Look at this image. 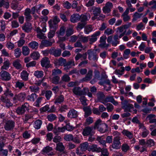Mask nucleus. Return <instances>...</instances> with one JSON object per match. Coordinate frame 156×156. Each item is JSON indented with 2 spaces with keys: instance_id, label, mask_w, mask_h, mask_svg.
<instances>
[{
  "instance_id": "51",
  "label": "nucleus",
  "mask_w": 156,
  "mask_h": 156,
  "mask_svg": "<svg viewBox=\"0 0 156 156\" xmlns=\"http://www.w3.org/2000/svg\"><path fill=\"white\" fill-rule=\"evenodd\" d=\"M31 91L37 93L38 92L39 90V87L37 85H32L29 87Z\"/></svg>"
},
{
  "instance_id": "52",
  "label": "nucleus",
  "mask_w": 156,
  "mask_h": 156,
  "mask_svg": "<svg viewBox=\"0 0 156 156\" xmlns=\"http://www.w3.org/2000/svg\"><path fill=\"white\" fill-rule=\"evenodd\" d=\"M65 27L64 26L62 27L60 29L59 31H57L56 34H58V36H63L65 33Z\"/></svg>"
},
{
  "instance_id": "5",
  "label": "nucleus",
  "mask_w": 156,
  "mask_h": 156,
  "mask_svg": "<svg viewBox=\"0 0 156 156\" xmlns=\"http://www.w3.org/2000/svg\"><path fill=\"white\" fill-rule=\"evenodd\" d=\"M122 108L124 110L125 112H130V110L133 108V105L132 104L128 103L126 100H124L123 102H122Z\"/></svg>"
},
{
  "instance_id": "40",
  "label": "nucleus",
  "mask_w": 156,
  "mask_h": 156,
  "mask_svg": "<svg viewBox=\"0 0 156 156\" xmlns=\"http://www.w3.org/2000/svg\"><path fill=\"white\" fill-rule=\"evenodd\" d=\"M41 44L45 47H49L51 46L52 44V42L46 40H43L41 41Z\"/></svg>"
},
{
  "instance_id": "24",
  "label": "nucleus",
  "mask_w": 156,
  "mask_h": 156,
  "mask_svg": "<svg viewBox=\"0 0 156 156\" xmlns=\"http://www.w3.org/2000/svg\"><path fill=\"white\" fill-rule=\"evenodd\" d=\"M50 109V108L48 105H47L44 106L41 108L40 109V110L41 112H45L48 111L50 112H53L55 111V109Z\"/></svg>"
},
{
  "instance_id": "46",
  "label": "nucleus",
  "mask_w": 156,
  "mask_h": 156,
  "mask_svg": "<svg viewBox=\"0 0 156 156\" xmlns=\"http://www.w3.org/2000/svg\"><path fill=\"white\" fill-rule=\"evenodd\" d=\"M42 123V121L40 120H37L34 122V128L37 129H38L41 127Z\"/></svg>"
},
{
  "instance_id": "18",
  "label": "nucleus",
  "mask_w": 156,
  "mask_h": 156,
  "mask_svg": "<svg viewBox=\"0 0 156 156\" xmlns=\"http://www.w3.org/2000/svg\"><path fill=\"white\" fill-rule=\"evenodd\" d=\"M66 60L62 57L59 58L58 59L56 60L54 62L56 65L58 66H64L66 64Z\"/></svg>"
},
{
  "instance_id": "38",
  "label": "nucleus",
  "mask_w": 156,
  "mask_h": 156,
  "mask_svg": "<svg viewBox=\"0 0 156 156\" xmlns=\"http://www.w3.org/2000/svg\"><path fill=\"white\" fill-rule=\"evenodd\" d=\"M93 76V71L91 70H88L86 76L85 77L83 78L84 80H90L92 78Z\"/></svg>"
},
{
  "instance_id": "50",
  "label": "nucleus",
  "mask_w": 156,
  "mask_h": 156,
  "mask_svg": "<svg viewBox=\"0 0 156 156\" xmlns=\"http://www.w3.org/2000/svg\"><path fill=\"white\" fill-rule=\"evenodd\" d=\"M30 57L34 60H37L40 57V54L37 52H34L30 55Z\"/></svg>"
},
{
  "instance_id": "8",
  "label": "nucleus",
  "mask_w": 156,
  "mask_h": 156,
  "mask_svg": "<svg viewBox=\"0 0 156 156\" xmlns=\"http://www.w3.org/2000/svg\"><path fill=\"white\" fill-rule=\"evenodd\" d=\"M1 79L4 81H8L11 78L10 74L5 71H2L0 73Z\"/></svg>"
},
{
  "instance_id": "33",
  "label": "nucleus",
  "mask_w": 156,
  "mask_h": 156,
  "mask_svg": "<svg viewBox=\"0 0 156 156\" xmlns=\"http://www.w3.org/2000/svg\"><path fill=\"white\" fill-rule=\"evenodd\" d=\"M93 13L95 16H97L100 14L101 10L99 7H94L92 9Z\"/></svg>"
},
{
  "instance_id": "17",
  "label": "nucleus",
  "mask_w": 156,
  "mask_h": 156,
  "mask_svg": "<svg viewBox=\"0 0 156 156\" xmlns=\"http://www.w3.org/2000/svg\"><path fill=\"white\" fill-rule=\"evenodd\" d=\"M80 15L77 14H73L71 16L70 20L73 23H76L80 19Z\"/></svg>"
},
{
  "instance_id": "64",
  "label": "nucleus",
  "mask_w": 156,
  "mask_h": 156,
  "mask_svg": "<svg viewBox=\"0 0 156 156\" xmlns=\"http://www.w3.org/2000/svg\"><path fill=\"white\" fill-rule=\"evenodd\" d=\"M62 71L59 69H54L52 70V75L53 76H58V75L61 74Z\"/></svg>"
},
{
  "instance_id": "35",
  "label": "nucleus",
  "mask_w": 156,
  "mask_h": 156,
  "mask_svg": "<svg viewBox=\"0 0 156 156\" xmlns=\"http://www.w3.org/2000/svg\"><path fill=\"white\" fill-rule=\"evenodd\" d=\"M94 78L93 79L90 81V83H92L95 82V81H94L95 79H97L98 80H100V72L98 70H96L94 71Z\"/></svg>"
},
{
  "instance_id": "31",
  "label": "nucleus",
  "mask_w": 156,
  "mask_h": 156,
  "mask_svg": "<svg viewBox=\"0 0 156 156\" xmlns=\"http://www.w3.org/2000/svg\"><path fill=\"white\" fill-rule=\"evenodd\" d=\"M122 133L125 136H127L129 139H131L133 137V134L129 131L124 129L122 132Z\"/></svg>"
},
{
  "instance_id": "4",
  "label": "nucleus",
  "mask_w": 156,
  "mask_h": 156,
  "mask_svg": "<svg viewBox=\"0 0 156 156\" xmlns=\"http://www.w3.org/2000/svg\"><path fill=\"white\" fill-rule=\"evenodd\" d=\"M29 105L27 103H25L21 107H18L16 109V112L18 115H22L23 114L26 110H27Z\"/></svg>"
},
{
  "instance_id": "13",
  "label": "nucleus",
  "mask_w": 156,
  "mask_h": 156,
  "mask_svg": "<svg viewBox=\"0 0 156 156\" xmlns=\"http://www.w3.org/2000/svg\"><path fill=\"white\" fill-rule=\"evenodd\" d=\"M100 34V32L98 31L92 35L91 36V37L89 39V44H92L94 42L96 41L97 39V37L99 36Z\"/></svg>"
},
{
  "instance_id": "12",
  "label": "nucleus",
  "mask_w": 156,
  "mask_h": 156,
  "mask_svg": "<svg viewBox=\"0 0 156 156\" xmlns=\"http://www.w3.org/2000/svg\"><path fill=\"white\" fill-rule=\"evenodd\" d=\"M50 62L48 58L44 57L43 58L41 61V64L43 67L48 68L50 66Z\"/></svg>"
},
{
  "instance_id": "2",
  "label": "nucleus",
  "mask_w": 156,
  "mask_h": 156,
  "mask_svg": "<svg viewBox=\"0 0 156 156\" xmlns=\"http://www.w3.org/2000/svg\"><path fill=\"white\" fill-rule=\"evenodd\" d=\"M94 129L93 126H86L83 129L82 134L84 136H91L95 133L94 130Z\"/></svg>"
},
{
  "instance_id": "59",
  "label": "nucleus",
  "mask_w": 156,
  "mask_h": 156,
  "mask_svg": "<svg viewBox=\"0 0 156 156\" xmlns=\"http://www.w3.org/2000/svg\"><path fill=\"white\" fill-rule=\"evenodd\" d=\"M79 40L82 42L86 43L89 40L88 37H85L81 36L79 37Z\"/></svg>"
},
{
  "instance_id": "23",
  "label": "nucleus",
  "mask_w": 156,
  "mask_h": 156,
  "mask_svg": "<svg viewBox=\"0 0 156 156\" xmlns=\"http://www.w3.org/2000/svg\"><path fill=\"white\" fill-rule=\"evenodd\" d=\"M108 126L105 123H103L102 125H99L97 128L98 130L101 133H104L106 131L107 129Z\"/></svg>"
},
{
  "instance_id": "20",
  "label": "nucleus",
  "mask_w": 156,
  "mask_h": 156,
  "mask_svg": "<svg viewBox=\"0 0 156 156\" xmlns=\"http://www.w3.org/2000/svg\"><path fill=\"white\" fill-rule=\"evenodd\" d=\"M98 100L102 103H104V101L105 98V96L102 92L99 91L96 94Z\"/></svg>"
},
{
  "instance_id": "29",
  "label": "nucleus",
  "mask_w": 156,
  "mask_h": 156,
  "mask_svg": "<svg viewBox=\"0 0 156 156\" xmlns=\"http://www.w3.org/2000/svg\"><path fill=\"white\" fill-rule=\"evenodd\" d=\"M51 30L56 31L58 27L57 24L53 22L52 20H50L48 22Z\"/></svg>"
},
{
  "instance_id": "47",
  "label": "nucleus",
  "mask_w": 156,
  "mask_h": 156,
  "mask_svg": "<svg viewBox=\"0 0 156 156\" xmlns=\"http://www.w3.org/2000/svg\"><path fill=\"white\" fill-rule=\"evenodd\" d=\"M17 95L18 99L21 101H23L26 97V94L24 93H21Z\"/></svg>"
},
{
  "instance_id": "37",
  "label": "nucleus",
  "mask_w": 156,
  "mask_h": 156,
  "mask_svg": "<svg viewBox=\"0 0 156 156\" xmlns=\"http://www.w3.org/2000/svg\"><path fill=\"white\" fill-rule=\"evenodd\" d=\"M30 52V49L27 46H24L22 48V53L23 55L26 56L28 55Z\"/></svg>"
},
{
  "instance_id": "41",
  "label": "nucleus",
  "mask_w": 156,
  "mask_h": 156,
  "mask_svg": "<svg viewBox=\"0 0 156 156\" xmlns=\"http://www.w3.org/2000/svg\"><path fill=\"white\" fill-rule=\"evenodd\" d=\"M37 97V94L35 93H33L30 95H28L27 97V98L28 100L34 101Z\"/></svg>"
},
{
  "instance_id": "19",
  "label": "nucleus",
  "mask_w": 156,
  "mask_h": 156,
  "mask_svg": "<svg viewBox=\"0 0 156 156\" xmlns=\"http://www.w3.org/2000/svg\"><path fill=\"white\" fill-rule=\"evenodd\" d=\"M32 27L31 23L28 22L25 23L23 26L22 27V29L25 32H29L32 29Z\"/></svg>"
},
{
  "instance_id": "26",
  "label": "nucleus",
  "mask_w": 156,
  "mask_h": 156,
  "mask_svg": "<svg viewBox=\"0 0 156 156\" xmlns=\"http://www.w3.org/2000/svg\"><path fill=\"white\" fill-rule=\"evenodd\" d=\"M107 39V37L106 36H103L101 37L100 38V44L98 46L100 47L104 48V45H105V44L106 43V40Z\"/></svg>"
},
{
  "instance_id": "3",
  "label": "nucleus",
  "mask_w": 156,
  "mask_h": 156,
  "mask_svg": "<svg viewBox=\"0 0 156 156\" xmlns=\"http://www.w3.org/2000/svg\"><path fill=\"white\" fill-rule=\"evenodd\" d=\"M15 122L12 120L5 121L4 125V128L6 131H11L15 127Z\"/></svg>"
},
{
  "instance_id": "48",
  "label": "nucleus",
  "mask_w": 156,
  "mask_h": 156,
  "mask_svg": "<svg viewBox=\"0 0 156 156\" xmlns=\"http://www.w3.org/2000/svg\"><path fill=\"white\" fill-rule=\"evenodd\" d=\"M80 20L81 22L87 24V21L88 20L87 16L86 15L82 14L80 16Z\"/></svg>"
},
{
  "instance_id": "62",
  "label": "nucleus",
  "mask_w": 156,
  "mask_h": 156,
  "mask_svg": "<svg viewBox=\"0 0 156 156\" xmlns=\"http://www.w3.org/2000/svg\"><path fill=\"white\" fill-rule=\"evenodd\" d=\"M64 127H65V130L66 129L68 131H71L73 130L74 128V127L70 125L69 123H67L66 126H64Z\"/></svg>"
},
{
  "instance_id": "53",
  "label": "nucleus",
  "mask_w": 156,
  "mask_h": 156,
  "mask_svg": "<svg viewBox=\"0 0 156 156\" xmlns=\"http://www.w3.org/2000/svg\"><path fill=\"white\" fill-rule=\"evenodd\" d=\"M47 118L49 121L51 122L55 120L56 119L57 117L55 115L51 114L47 115Z\"/></svg>"
},
{
  "instance_id": "9",
  "label": "nucleus",
  "mask_w": 156,
  "mask_h": 156,
  "mask_svg": "<svg viewBox=\"0 0 156 156\" xmlns=\"http://www.w3.org/2000/svg\"><path fill=\"white\" fill-rule=\"evenodd\" d=\"M52 148L49 146H47L44 147L42 151V153L43 154H47L48 155L52 156L54 155Z\"/></svg>"
},
{
  "instance_id": "14",
  "label": "nucleus",
  "mask_w": 156,
  "mask_h": 156,
  "mask_svg": "<svg viewBox=\"0 0 156 156\" xmlns=\"http://www.w3.org/2000/svg\"><path fill=\"white\" fill-rule=\"evenodd\" d=\"M129 13V9L128 8L122 15L121 16L122 17L123 20L124 22L128 21L130 19V16L128 15Z\"/></svg>"
},
{
  "instance_id": "56",
  "label": "nucleus",
  "mask_w": 156,
  "mask_h": 156,
  "mask_svg": "<svg viewBox=\"0 0 156 156\" xmlns=\"http://www.w3.org/2000/svg\"><path fill=\"white\" fill-rule=\"evenodd\" d=\"M61 80L62 81L68 82L70 81V79L68 75L65 74L62 77Z\"/></svg>"
},
{
  "instance_id": "61",
  "label": "nucleus",
  "mask_w": 156,
  "mask_h": 156,
  "mask_svg": "<svg viewBox=\"0 0 156 156\" xmlns=\"http://www.w3.org/2000/svg\"><path fill=\"white\" fill-rule=\"evenodd\" d=\"M93 122L94 121L93 118L90 117H87L86 120V122L85 123V125H89Z\"/></svg>"
},
{
  "instance_id": "39",
  "label": "nucleus",
  "mask_w": 156,
  "mask_h": 156,
  "mask_svg": "<svg viewBox=\"0 0 156 156\" xmlns=\"http://www.w3.org/2000/svg\"><path fill=\"white\" fill-rule=\"evenodd\" d=\"M28 74L25 70H23L21 73V78L23 80L27 81L28 79Z\"/></svg>"
},
{
  "instance_id": "42",
  "label": "nucleus",
  "mask_w": 156,
  "mask_h": 156,
  "mask_svg": "<svg viewBox=\"0 0 156 156\" xmlns=\"http://www.w3.org/2000/svg\"><path fill=\"white\" fill-rule=\"evenodd\" d=\"M10 62L9 60H7L3 63V65L1 67V69L7 70L10 66Z\"/></svg>"
},
{
  "instance_id": "30",
  "label": "nucleus",
  "mask_w": 156,
  "mask_h": 156,
  "mask_svg": "<svg viewBox=\"0 0 156 156\" xmlns=\"http://www.w3.org/2000/svg\"><path fill=\"white\" fill-rule=\"evenodd\" d=\"M81 88L79 87H75L72 89L73 93L76 96H80Z\"/></svg>"
},
{
  "instance_id": "32",
  "label": "nucleus",
  "mask_w": 156,
  "mask_h": 156,
  "mask_svg": "<svg viewBox=\"0 0 156 156\" xmlns=\"http://www.w3.org/2000/svg\"><path fill=\"white\" fill-rule=\"evenodd\" d=\"M64 149L65 147L62 143H59L57 144L56 148V150L57 151L60 152H62L64 151Z\"/></svg>"
},
{
  "instance_id": "22",
  "label": "nucleus",
  "mask_w": 156,
  "mask_h": 156,
  "mask_svg": "<svg viewBox=\"0 0 156 156\" xmlns=\"http://www.w3.org/2000/svg\"><path fill=\"white\" fill-rule=\"evenodd\" d=\"M81 58V60H86L87 59V53L85 52L83 54L78 53L75 57V59L76 61L78 60Z\"/></svg>"
},
{
  "instance_id": "63",
  "label": "nucleus",
  "mask_w": 156,
  "mask_h": 156,
  "mask_svg": "<svg viewBox=\"0 0 156 156\" xmlns=\"http://www.w3.org/2000/svg\"><path fill=\"white\" fill-rule=\"evenodd\" d=\"M24 84L23 82L18 81L16 83L15 85L16 87L20 89H21L23 87H24Z\"/></svg>"
},
{
  "instance_id": "27",
  "label": "nucleus",
  "mask_w": 156,
  "mask_h": 156,
  "mask_svg": "<svg viewBox=\"0 0 156 156\" xmlns=\"http://www.w3.org/2000/svg\"><path fill=\"white\" fill-rule=\"evenodd\" d=\"M28 46L33 49L36 50L38 48L39 44L35 41H32L28 44Z\"/></svg>"
},
{
  "instance_id": "58",
  "label": "nucleus",
  "mask_w": 156,
  "mask_h": 156,
  "mask_svg": "<svg viewBox=\"0 0 156 156\" xmlns=\"http://www.w3.org/2000/svg\"><path fill=\"white\" fill-rule=\"evenodd\" d=\"M86 24L84 23H82L81 22H79L78 23L76 28L77 30H81L85 26Z\"/></svg>"
},
{
  "instance_id": "43",
  "label": "nucleus",
  "mask_w": 156,
  "mask_h": 156,
  "mask_svg": "<svg viewBox=\"0 0 156 156\" xmlns=\"http://www.w3.org/2000/svg\"><path fill=\"white\" fill-rule=\"evenodd\" d=\"M143 15V13H139L137 12H135L133 15V18L132 20V22L135 21L137 19L140 18Z\"/></svg>"
},
{
  "instance_id": "21",
  "label": "nucleus",
  "mask_w": 156,
  "mask_h": 156,
  "mask_svg": "<svg viewBox=\"0 0 156 156\" xmlns=\"http://www.w3.org/2000/svg\"><path fill=\"white\" fill-rule=\"evenodd\" d=\"M65 127L63 126L62 127H58L57 126H55L53 128V132L56 135H58L59 133L60 132H63L65 131Z\"/></svg>"
},
{
  "instance_id": "55",
  "label": "nucleus",
  "mask_w": 156,
  "mask_h": 156,
  "mask_svg": "<svg viewBox=\"0 0 156 156\" xmlns=\"http://www.w3.org/2000/svg\"><path fill=\"white\" fill-rule=\"evenodd\" d=\"M14 55L16 58L20 57L21 54V49L19 48H17L14 50Z\"/></svg>"
},
{
  "instance_id": "45",
  "label": "nucleus",
  "mask_w": 156,
  "mask_h": 156,
  "mask_svg": "<svg viewBox=\"0 0 156 156\" xmlns=\"http://www.w3.org/2000/svg\"><path fill=\"white\" fill-rule=\"evenodd\" d=\"M34 75L37 78H40L43 77L44 72L42 71H36L34 73Z\"/></svg>"
},
{
  "instance_id": "34",
  "label": "nucleus",
  "mask_w": 156,
  "mask_h": 156,
  "mask_svg": "<svg viewBox=\"0 0 156 156\" xmlns=\"http://www.w3.org/2000/svg\"><path fill=\"white\" fill-rule=\"evenodd\" d=\"M88 146V144L87 142H84L81 144L80 145L79 147L80 149V150L82 151H86L87 148Z\"/></svg>"
},
{
  "instance_id": "10",
  "label": "nucleus",
  "mask_w": 156,
  "mask_h": 156,
  "mask_svg": "<svg viewBox=\"0 0 156 156\" xmlns=\"http://www.w3.org/2000/svg\"><path fill=\"white\" fill-rule=\"evenodd\" d=\"M108 102H110L115 105H117L118 104V102L115 101L113 96H108L105 98L104 103L103 104L105 105L106 103Z\"/></svg>"
},
{
  "instance_id": "36",
  "label": "nucleus",
  "mask_w": 156,
  "mask_h": 156,
  "mask_svg": "<svg viewBox=\"0 0 156 156\" xmlns=\"http://www.w3.org/2000/svg\"><path fill=\"white\" fill-rule=\"evenodd\" d=\"M13 66L17 69H20L22 68V66L19 60H16L13 63Z\"/></svg>"
},
{
  "instance_id": "11",
  "label": "nucleus",
  "mask_w": 156,
  "mask_h": 156,
  "mask_svg": "<svg viewBox=\"0 0 156 156\" xmlns=\"http://www.w3.org/2000/svg\"><path fill=\"white\" fill-rule=\"evenodd\" d=\"M113 7V5L112 3L108 2L106 3L105 6L103 9L104 12L105 13H108L111 11V9Z\"/></svg>"
},
{
  "instance_id": "6",
  "label": "nucleus",
  "mask_w": 156,
  "mask_h": 156,
  "mask_svg": "<svg viewBox=\"0 0 156 156\" xmlns=\"http://www.w3.org/2000/svg\"><path fill=\"white\" fill-rule=\"evenodd\" d=\"M50 54L54 55L55 57L60 56L62 53V50L60 48H55L53 47L50 49Z\"/></svg>"
},
{
  "instance_id": "28",
  "label": "nucleus",
  "mask_w": 156,
  "mask_h": 156,
  "mask_svg": "<svg viewBox=\"0 0 156 156\" xmlns=\"http://www.w3.org/2000/svg\"><path fill=\"white\" fill-rule=\"evenodd\" d=\"M90 148L91 151L92 152H100L101 151V149L100 147H98V146L95 144H93L90 146Z\"/></svg>"
},
{
  "instance_id": "7",
  "label": "nucleus",
  "mask_w": 156,
  "mask_h": 156,
  "mask_svg": "<svg viewBox=\"0 0 156 156\" xmlns=\"http://www.w3.org/2000/svg\"><path fill=\"white\" fill-rule=\"evenodd\" d=\"M120 139L119 136H116L113 139V143L112 147L116 149H119L121 146V143L119 141Z\"/></svg>"
},
{
  "instance_id": "15",
  "label": "nucleus",
  "mask_w": 156,
  "mask_h": 156,
  "mask_svg": "<svg viewBox=\"0 0 156 156\" xmlns=\"http://www.w3.org/2000/svg\"><path fill=\"white\" fill-rule=\"evenodd\" d=\"M68 116L71 119L76 118L78 116V112L74 109H72L68 113Z\"/></svg>"
},
{
  "instance_id": "16",
  "label": "nucleus",
  "mask_w": 156,
  "mask_h": 156,
  "mask_svg": "<svg viewBox=\"0 0 156 156\" xmlns=\"http://www.w3.org/2000/svg\"><path fill=\"white\" fill-rule=\"evenodd\" d=\"M31 12L30 9L29 8H27L25 10L24 14L27 21H29L32 19V16L30 15Z\"/></svg>"
},
{
  "instance_id": "44",
  "label": "nucleus",
  "mask_w": 156,
  "mask_h": 156,
  "mask_svg": "<svg viewBox=\"0 0 156 156\" xmlns=\"http://www.w3.org/2000/svg\"><path fill=\"white\" fill-rule=\"evenodd\" d=\"M60 77L58 76H53L52 79V82L53 83L57 84L59 83Z\"/></svg>"
},
{
  "instance_id": "49",
  "label": "nucleus",
  "mask_w": 156,
  "mask_h": 156,
  "mask_svg": "<svg viewBox=\"0 0 156 156\" xmlns=\"http://www.w3.org/2000/svg\"><path fill=\"white\" fill-rule=\"evenodd\" d=\"M64 139L65 140L67 141H72V140L73 139V136L71 134H66L64 137Z\"/></svg>"
},
{
  "instance_id": "1",
  "label": "nucleus",
  "mask_w": 156,
  "mask_h": 156,
  "mask_svg": "<svg viewBox=\"0 0 156 156\" xmlns=\"http://www.w3.org/2000/svg\"><path fill=\"white\" fill-rule=\"evenodd\" d=\"M97 50L96 49H89L87 52V55H88V58L90 61H93L96 62L98 61V57L97 54L96 52Z\"/></svg>"
},
{
  "instance_id": "60",
  "label": "nucleus",
  "mask_w": 156,
  "mask_h": 156,
  "mask_svg": "<svg viewBox=\"0 0 156 156\" xmlns=\"http://www.w3.org/2000/svg\"><path fill=\"white\" fill-rule=\"evenodd\" d=\"M114 32V31L112 29L108 28L105 30L104 34L107 35H109L112 34Z\"/></svg>"
},
{
  "instance_id": "54",
  "label": "nucleus",
  "mask_w": 156,
  "mask_h": 156,
  "mask_svg": "<svg viewBox=\"0 0 156 156\" xmlns=\"http://www.w3.org/2000/svg\"><path fill=\"white\" fill-rule=\"evenodd\" d=\"M18 2L16 0H14L11 4V7L12 9L15 10L18 8Z\"/></svg>"
},
{
  "instance_id": "57",
  "label": "nucleus",
  "mask_w": 156,
  "mask_h": 156,
  "mask_svg": "<svg viewBox=\"0 0 156 156\" xmlns=\"http://www.w3.org/2000/svg\"><path fill=\"white\" fill-rule=\"evenodd\" d=\"M74 47H75L80 48H82L83 50H84L86 48V47H84L82 45L80 40L77 41L75 43Z\"/></svg>"
},
{
  "instance_id": "25",
  "label": "nucleus",
  "mask_w": 156,
  "mask_h": 156,
  "mask_svg": "<svg viewBox=\"0 0 156 156\" xmlns=\"http://www.w3.org/2000/svg\"><path fill=\"white\" fill-rule=\"evenodd\" d=\"M83 110L85 112L84 117L87 118L91 113V110L89 106L85 107L83 108Z\"/></svg>"
}]
</instances>
